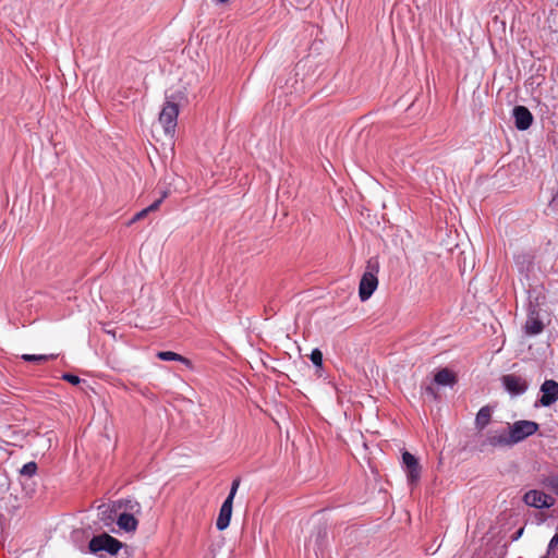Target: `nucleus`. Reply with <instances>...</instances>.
Instances as JSON below:
<instances>
[{"instance_id": "1", "label": "nucleus", "mask_w": 558, "mask_h": 558, "mask_svg": "<svg viewBox=\"0 0 558 558\" xmlns=\"http://www.w3.org/2000/svg\"><path fill=\"white\" fill-rule=\"evenodd\" d=\"M379 271V263L376 258L367 262L366 269L360 280L359 296L362 302L367 301L378 287L377 274Z\"/></svg>"}, {"instance_id": "2", "label": "nucleus", "mask_w": 558, "mask_h": 558, "mask_svg": "<svg viewBox=\"0 0 558 558\" xmlns=\"http://www.w3.org/2000/svg\"><path fill=\"white\" fill-rule=\"evenodd\" d=\"M179 116V106L169 97L159 113V123L163 129L166 135L173 137L175 133L177 122Z\"/></svg>"}, {"instance_id": "3", "label": "nucleus", "mask_w": 558, "mask_h": 558, "mask_svg": "<svg viewBox=\"0 0 558 558\" xmlns=\"http://www.w3.org/2000/svg\"><path fill=\"white\" fill-rule=\"evenodd\" d=\"M123 547V543L113 536L101 533L99 535H95L88 542V549L93 554H97L99 551H106L112 556L117 555L119 550Z\"/></svg>"}, {"instance_id": "4", "label": "nucleus", "mask_w": 558, "mask_h": 558, "mask_svg": "<svg viewBox=\"0 0 558 558\" xmlns=\"http://www.w3.org/2000/svg\"><path fill=\"white\" fill-rule=\"evenodd\" d=\"M514 445L512 442L508 426L488 429L482 442V447H492L500 449L511 448Z\"/></svg>"}, {"instance_id": "5", "label": "nucleus", "mask_w": 558, "mask_h": 558, "mask_svg": "<svg viewBox=\"0 0 558 558\" xmlns=\"http://www.w3.org/2000/svg\"><path fill=\"white\" fill-rule=\"evenodd\" d=\"M538 424L534 421L520 420L508 424L513 445H517L538 430Z\"/></svg>"}, {"instance_id": "6", "label": "nucleus", "mask_w": 558, "mask_h": 558, "mask_svg": "<svg viewBox=\"0 0 558 558\" xmlns=\"http://www.w3.org/2000/svg\"><path fill=\"white\" fill-rule=\"evenodd\" d=\"M523 501L529 507L536 509H548L555 505V499L538 489H531L523 496Z\"/></svg>"}, {"instance_id": "7", "label": "nucleus", "mask_w": 558, "mask_h": 558, "mask_svg": "<svg viewBox=\"0 0 558 558\" xmlns=\"http://www.w3.org/2000/svg\"><path fill=\"white\" fill-rule=\"evenodd\" d=\"M402 463L407 473L408 481L411 485L417 483L421 477V465L417 459L410 452L402 453Z\"/></svg>"}, {"instance_id": "8", "label": "nucleus", "mask_w": 558, "mask_h": 558, "mask_svg": "<svg viewBox=\"0 0 558 558\" xmlns=\"http://www.w3.org/2000/svg\"><path fill=\"white\" fill-rule=\"evenodd\" d=\"M541 393L538 403L542 407H550L558 400V383L553 379H546L541 386Z\"/></svg>"}, {"instance_id": "9", "label": "nucleus", "mask_w": 558, "mask_h": 558, "mask_svg": "<svg viewBox=\"0 0 558 558\" xmlns=\"http://www.w3.org/2000/svg\"><path fill=\"white\" fill-rule=\"evenodd\" d=\"M512 117L515 128L520 131L527 130L533 123V114L524 106H515L512 109Z\"/></svg>"}, {"instance_id": "10", "label": "nucleus", "mask_w": 558, "mask_h": 558, "mask_svg": "<svg viewBox=\"0 0 558 558\" xmlns=\"http://www.w3.org/2000/svg\"><path fill=\"white\" fill-rule=\"evenodd\" d=\"M523 330L526 336H536L544 330V324L535 308L529 311Z\"/></svg>"}, {"instance_id": "11", "label": "nucleus", "mask_w": 558, "mask_h": 558, "mask_svg": "<svg viewBox=\"0 0 558 558\" xmlns=\"http://www.w3.org/2000/svg\"><path fill=\"white\" fill-rule=\"evenodd\" d=\"M502 384L507 391H509L511 395L518 396L522 395L527 389L526 381L517 375H506L502 377Z\"/></svg>"}, {"instance_id": "12", "label": "nucleus", "mask_w": 558, "mask_h": 558, "mask_svg": "<svg viewBox=\"0 0 558 558\" xmlns=\"http://www.w3.org/2000/svg\"><path fill=\"white\" fill-rule=\"evenodd\" d=\"M233 501L226 499L220 508L219 515L216 521V526L219 531L226 530L231 520Z\"/></svg>"}, {"instance_id": "13", "label": "nucleus", "mask_w": 558, "mask_h": 558, "mask_svg": "<svg viewBox=\"0 0 558 558\" xmlns=\"http://www.w3.org/2000/svg\"><path fill=\"white\" fill-rule=\"evenodd\" d=\"M117 524L125 532H134L138 523L133 514L123 512L118 517Z\"/></svg>"}, {"instance_id": "14", "label": "nucleus", "mask_w": 558, "mask_h": 558, "mask_svg": "<svg viewBox=\"0 0 558 558\" xmlns=\"http://www.w3.org/2000/svg\"><path fill=\"white\" fill-rule=\"evenodd\" d=\"M490 417H492L490 408L489 407L481 408L475 417L476 428L480 430L484 429L490 422Z\"/></svg>"}, {"instance_id": "15", "label": "nucleus", "mask_w": 558, "mask_h": 558, "mask_svg": "<svg viewBox=\"0 0 558 558\" xmlns=\"http://www.w3.org/2000/svg\"><path fill=\"white\" fill-rule=\"evenodd\" d=\"M166 197H167V193L165 192L161 195V197L158 198L157 201H155L151 205H149L148 207H146V208L142 209L141 211H138L137 214H135V216L131 220V223L145 218L150 211L157 210Z\"/></svg>"}, {"instance_id": "16", "label": "nucleus", "mask_w": 558, "mask_h": 558, "mask_svg": "<svg viewBox=\"0 0 558 558\" xmlns=\"http://www.w3.org/2000/svg\"><path fill=\"white\" fill-rule=\"evenodd\" d=\"M436 384L441 386L452 385L454 383V375L447 368L438 371L434 377Z\"/></svg>"}, {"instance_id": "17", "label": "nucleus", "mask_w": 558, "mask_h": 558, "mask_svg": "<svg viewBox=\"0 0 558 558\" xmlns=\"http://www.w3.org/2000/svg\"><path fill=\"white\" fill-rule=\"evenodd\" d=\"M157 357L162 361H178V362H182L184 364L190 363V361L186 357H184L175 352H172V351H160L157 353Z\"/></svg>"}, {"instance_id": "18", "label": "nucleus", "mask_w": 558, "mask_h": 558, "mask_svg": "<svg viewBox=\"0 0 558 558\" xmlns=\"http://www.w3.org/2000/svg\"><path fill=\"white\" fill-rule=\"evenodd\" d=\"M57 357V354H23L21 359L25 362L41 363Z\"/></svg>"}, {"instance_id": "19", "label": "nucleus", "mask_w": 558, "mask_h": 558, "mask_svg": "<svg viewBox=\"0 0 558 558\" xmlns=\"http://www.w3.org/2000/svg\"><path fill=\"white\" fill-rule=\"evenodd\" d=\"M543 485L550 490H553L556 495H558V474H551L546 476L542 481Z\"/></svg>"}, {"instance_id": "20", "label": "nucleus", "mask_w": 558, "mask_h": 558, "mask_svg": "<svg viewBox=\"0 0 558 558\" xmlns=\"http://www.w3.org/2000/svg\"><path fill=\"white\" fill-rule=\"evenodd\" d=\"M37 471V464L35 462H27L21 469V474L25 476H33Z\"/></svg>"}, {"instance_id": "21", "label": "nucleus", "mask_w": 558, "mask_h": 558, "mask_svg": "<svg viewBox=\"0 0 558 558\" xmlns=\"http://www.w3.org/2000/svg\"><path fill=\"white\" fill-rule=\"evenodd\" d=\"M312 363L316 366H322L323 364V353L319 349H314L310 355Z\"/></svg>"}, {"instance_id": "22", "label": "nucleus", "mask_w": 558, "mask_h": 558, "mask_svg": "<svg viewBox=\"0 0 558 558\" xmlns=\"http://www.w3.org/2000/svg\"><path fill=\"white\" fill-rule=\"evenodd\" d=\"M239 486H240V480L239 478L233 480L231 488H230V492H229V495H228V497L226 499H229V500L233 501Z\"/></svg>"}, {"instance_id": "23", "label": "nucleus", "mask_w": 558, "mask_h": 558, "mask_svg": "<svg viewBox=\"0 0 558 558\" xmlns=\"http://www.w3.org/2000/svg\"><path fill=\"white\" fill-rule=\"evenodd\" d=\"M239 486H240V480L239 478L233 480L231 488H230V492H229V495H228V497L226 499H229V500L233 501Z\"/></svg>"}, {"instance_id": "24", "label": "nucleus", "mask_w": 558, "mask_h": 558, "mask_svg": "<svg viewBox=\"0 0 558 558\" xmlns=\"http://www.w3.org/2000/svg\"><path fill=\"white\" fill-rule=\"evenodd\" d=\"M62 379L66 380L72 385H78L81 383V378L78 376L69 373L63 374Z\"/></svg>"}, {"instance_id": "25", "label": "nucleus", "mask_w": 558, "mask_h": 558, "mask_svg": "<svg viewBox=\"0 0 558 558\" xmlns=\"http://www.w3.org/2000/svg\"><path fill=\"white\" fill-rule=\"evenodd\" d=\"M557 545H558V533H556V534L551 537V539H550V542H549V544H548V549H547L548 554H549L551 550H554V549L557 547Z\"/></svg>"}, {"instance_id": "26", "label": "nucleus", "mask_w": 558, "mask_h": 558, "mask_svg": "<svg viewBox=\"0 0 558 558\" xmlns=\"http://www.w3.org/2000/svg\"><path fill=\"white\" fill-rule=\"evenodd\" d=\"M424 393L433 399H436L437 395L433 386H426L424 388Z\"/></svg>"}, {"instance_id": "27", "label": "nucleus", "mask_w": 558, "mask_h": 558, "mask_svg": "<svg viewBox=\"0 0 558 558\" xmlns=\"http://www.w3.org/2000/svg\"><path fill=\"white\" fill-rule=\"evenodd\" d=\"M522 534H523V529H520V530L515 533V535L513 536V539H514V541H515V539H518Z\"/></svg>"}, {"instance_id": "28", "label": "nucleus", "mask_w": 558, "mask_h": 558, "mask_svg": "<svg viewBox=\"0 0 558 558\" xmlns=\"http://www.w3.org/2000/svg\"><path fill=\"white\" fill-rule=\"evenodd\" d=\"M229 1H230V0H214V2H215L216 4H225V3L229 2Z\"/></svg>"}, {"instance_id": "29", "label": "nucleus", "mask_w": 558, "mask_h": 558, "mask_svg": "<svg viewBox=\"0 0 558 558\" xmlns=\"http://www.w3.org/2000/svg\"><path fill=\"white\" fill-rule=\"evenodd\" d=\"M541 558H547V556H543V557H541Z\"/></svg>"}]
</instances>
